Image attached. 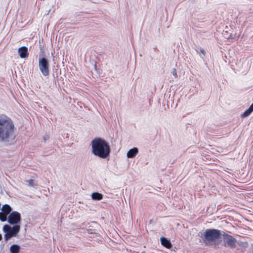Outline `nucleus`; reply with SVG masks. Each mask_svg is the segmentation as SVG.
Returning a JSON list of instances; mask_svg holds the SVG:
<instances>
[{
	"instance_id": "6ab92c4d",
	"label": "nucleus",
	"mask_w": 253,
	"mask_h": 253,
	"mask_svg": "<svg viewBox=\"0 0 253 253\" xmlns=\"http://www.w3.org/2000/svg\"><path fill=\"white\" fill-rule=\"evenodd\" d=\"M249 108L251 110V111L253 112V103L250 106Z\"/></svg>"
},
{
	"instance_id": "9b49d317",
	"label": "nucleus",
	"mask_w": 253,
	"mask_h": 253,
	"mask_svg": "<svg viewBox=\"0 0 253 253\" xmlns=\"http://www.w3.org/2000/svg\"><path fill=\"white\" fill-rule=\"evenodd\" d=\"M161 242L162 245L166 247L168 249H169L171 247V244L169 240H168L167 238L165 237H162L161 238Z\"/></svg>"
},
{
	"instance_id": "f8f14e48",
	"label": "nucleus",
	"mask_w": 253,
	"mask_h": 253,
	"mask_svg": "<svg viewBox=\"0 0 253 253\" xmlns=\"http://www.w3.org/2000/svg\"><path fill=\"white\" fill-rule=\"evenodd\" d=\"M91 198L94 200H101L103 198V195L98 192L92 193Z\"/></svg>"
},
{
	"instance_id": "39448f33",
	"label": "nucleus",
	"mask_w": 253,
	"mask_h": 253,
	"mask_svg": "<svg viewBox=\"0 0 253 253\" xmlns=\"http://www.w3.org/2000/svg\"><path fill=\"white\" fill-rule=\"evenodd\" d=\"M49 63L47 59L45 57L39 58V69L44 77H47L49 74Z\"/></svg>"
},
{
	"instance_id": "f257e3e1",
	"label": "nucleus",
	"mask_w": 253,
	"mask_h": 253,
	"mask_svg": "<svg viewBox=\"0 0 253 253\" xmlns=\"http://www.w3.org/2000/svg\"><path fill=\"white\" fill-rule=\"evenodd\" d=\"M16 136V128L12 120L4 115H0V142H11L15 139Z\"/></svg>"
},
{
	"instance_id": "dca6fc26",
	"label": "nucleus",
	"mask_w": 253,
	"mask_h": 253,
	"mask_svg": "<svg viewBox=\"0 0 253 253\" xmlns=\"http://www.w3.org/2000/svg\"><path fill=\"white\" fill-rule=\"evenodd\" d=\"M7 215H5L3 213L0 212V220L2 222H4L7 219Z\"/></svg>"
},
{
	"instance_id": "6e6552de",
	"label": "nucleus",
	"mask_w": 253,
	"mask_h": 253,
	"mask_svg": "<svg viewBox=\"0 0 253 253\" xmlns=\"http://www.w3.org/2000/svg\"><path fill=\"white\" fill-rule=\"evenodd\" d=\"M18 53L21 58H26L29 55L28 48L25 46L19 48Z\"/></svg>"
},
{
	"instance_id": "7ed1b4c3",
	"label": "nucleus",
	"mask_w": 253,
	"mask_h": 253,
	"mask_svg": "<svg viewBox=\"0 0 253 253\" xmlns=\"http://www.w3.org/2000/svg\"><path fill=\"white\" fill-rule=\"evenodd\" d=\"M222 231L215 229H206L202 236L203 242L206 245H211L221 236Z\"/></svg>"
},
{
	"instance_id": "a211bd4d",
	"label": "nucleus",
	"mask_w": 253,
	"mask_h": 253,
	"mask_svg": "<svg viewBox=\"0 0 253 253\" xmlns=\"http://www.w3.org/2000/svg\"><path fill=\"white\" fill-rule=\"evenodd\" d=\"M27 182H28L29 185L30 186H34V181L33 180H28Z\"/></svg>"
},
{
	"instance_id": "1a4fd4ad",
	"label": "nucleus",
	"mask_w": 253,
	"mask_h": 253,
	"mask_svg": "<svg viewBox=\"0 0 253 253\" xmlns=\"http://www.w3.org/2000/svg\"><path fill=\"white\" fill-rule=\"evenodd\" d=\"M138 153V149L136 147L130 149L127 153L126 156L128 158H133Z\"/></svg>"
},
{
	"instance_id": "4468645a",
	"label": "nucleus",
	"mask_w": 253,
	"mask_h": 253,
	"mask_svg": "<svg viewBox=\"0 0 253 253\" xmlns=\"http://www.w3.org/2000/svg\"><path fill=\"white\" fill-rule=\"evenodd\" d=\"M196 52L197 53L199 54L200 56L203 59L204 56H205V51L203 48H200L199 49H196Z\"/></svg>"
},
{
	"instance_id": "f3484780",
	"label": "nucleus",
	"mask_w": 253,
	"mask_h": 253,
	"mask_svg": "<svg viewBox=\"0 0 253 253\" xmlns=\"http://www.w3.org/2000/svg\"><path fill=\"white\" fill-rule=\"evenodd\" d=\"M171 73L172 74V75H173L175 78H177V73H176V71L175 69H172V71H171Z\"/></svg>"
},
{
	"instance_id": "423d86ee",
	"label": "nucleus",
	"mask_w": 253,
	"mask_h": 253,
	"mask_svg": "<svg viewBox=\"0 0 253 253\" xmlns=\"http://www.w3.org/2000/svg\"><path fill=\"white\" fill-rule=\"evenodd\" d=\"M221 236L223 237L225 246L231 248L236 247V240L233 236L225 233L224 231H222Z\"/></svg>"
},
{
	"instance_id": "2eb2a0df",
	"label": "nucleus",
	"mask_w": 253,
	"mask_h": 253,
	"mask_svg": "<svg viewBox=\"0 0 253 253\" xmlns=\"http://www.w3.org/2000/svg\"><path fill=\"white\" fill-rule=\"evenodd\" d=\"M252 111H251V110L248 108L243 113V114L242 115V116L243 117H247L249 116L252 113Z\"/></svg>"
},
{
	"instance_id": "0eeeda50",
	"label": "nucleus",
	"mask_w": 253,
	"mask_h": 253,
	"mask_svg": "<svg viewBox=\"0 0 253 253\" xmlns=\"http://www.w3.org/2000/svg\"><path fill=\"white\" fill-rule=\"evenodd\" d=\"M21 215L17 211H12L11 212L8 218V222L10 224L17 225L20 221Z\"/></svg>"
},
{
	"instance_id": "20e7f679",
	"label": "nucleus",
	"mask_w": 253,
	"mask_h": 253,
	"mask_svg": "<svg viewBox=\"0 0 253 253\" xmlns=\"http://www.w3.org/2000/svg\"><path fill=\"white\" fill-rule=\"evenodd\" d=\"M20 227L18 225H15L12 227L8 225H4L3 227V231L5 233L4 239L7 241L11 237L15 236L19 232Z\"/></svg>"
},
{
	"instance_id": "f03ea898",
	"label": "nucleus",
	"mask_w": 253,
	"mask_h": 253,
	"mask_svg": "<svg viewBox=\"0 0 253 253\" xmlns=\"http://www.w3.org/2000/svg\"><path fill=\"white\" fill-rule=\"evenodd\" d=\"M92 153L102 159L108 157L110 154V148L108 143L100 138H96L91 142Z\"/></svg>"
},
{
	"instance_id": "aec40b11",
	"label": "nucleus",
	"mask_w": 253,
	"mask_h": 253,
	"mask_svg": "<svg viewBox=\"0 0 253 253\" xmlns=\"http://www.w3.org/2000/svg\"><path fill=\"white\" fill-rule=\"evenodd\" d=\"M2 239V236L0 234V241Z\"/></svg>"
},
{
	"instance_id": "9d476101",
	"label": "nucleus",
	"mask_w": 253,
	"mask_h": 253,
	"mask_svg": "<svg viewBox=\"0 0 253 253\" xmlns=\"http://www.w3.org/2000/svg\"><path fill=\"white\" fill-rule=\"evenodd\" d=\"M1 213H3L5 215H8L12 211L11 207L8 204H5L3 205L1 209Z\"/></svg>"
},
{
	"instance_id": "ddd939ff",
	"label": "nucleus",
	"mask_w": 253,
	"mask_h": 253,
	"mask_svg": "<svg viewBox=\"0 0 253 253\" xmlns=\"http://www.w3.org/2000/svg\"><path fill=\"white\" fill-rule=\"evenodd\" d=\"M20 251V247L18 245H13L10 248L11 253H19Z\"/></svg>"
}]
</instances>
